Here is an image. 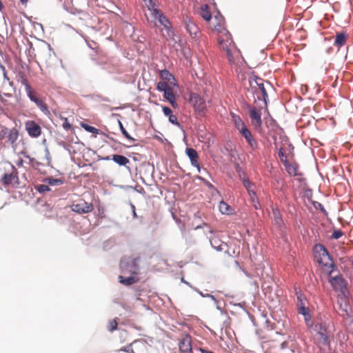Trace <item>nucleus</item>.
Listing matches in <instances>:
<instances>
[{
    "label": "nucleus",
    "mask_w": 353,
    "mask_h": 353,
    "mask_svg": "<svg viewBox=\"0 0 353 353\" xmlns=\"http://www.w3.org/2000/svg\"><path fill=\"white\" fill-rule=\"evenodd\" d=\"M314 330L319 336V343L323 345H329L332 335L328 332L326 326L322 323H317L314 325Z\"/></svg>",
    "instance_id": "39448f33"
},
{
    "label": "nucleus",
    "mask_w": 353,
    "mask_h": 353,
    "mask_svg": "<svg viewBox=\"0 0 353 353\" xmlns=\"http://www.w3.org/2000/svg\"><path fill=\"white\" fill-rule=\"evenodd\" d=\"M52 50L50 45H48L46 48L42 50V59L45 60L46 62H47L48 58L51 57Z\"/></svg>",
    "instance_id": "72a5a7b5"
},
{
    "label": "nucleus",
    "mask_w": 353,
    "mask_h": 353,
    "mask_svg": "<svg viewBox=\"0 0 353 353\" xmlns=\"http://www.w3.org/2000/svg\"><path fill=\"white\" fill-rule=\"evenodd\" d=\"M319 206H321V209H322V210H323V207H322L321 204H320V203H319Z\"/></svg>",
    "instance_id": "864d4df0"
},
{
    "label": "nucleus",
    "mask_w": 353,
    "mask_h": 353,
    "mask_svg": "<svg viewBox=\"0 0 353 353\" xmlns=\"http://www.w3.org/2000/svg\"><path fill=\"white\" fill-rule=\"evenodd\" d=\"M287 172L293 176H300L301 173L299 172V165L296 162L290 163L289 161L284 164Z\"/></svg>",
    "instance_id": "aec40b11"
},
{
    "label": "nucleus",
    "mask_w": 353,
    "mask_h": 353,
    "mask_svg": "<svg viewBox=\"0 0 353 353\" xmlns=\"http://www.w3.org/2000/svg\"><path fill=\"white\" fill-rule=\"evenodd\" d=\"M83 128L88 132H91V133H94V134H97L98 133V131L99 130L93 126H91V125H87V124H84L83 125Z\"/></svg>",
    "instance_id": "a19ab883"
},
{
    "label": "nucleus",
    "mask_w": 353,
    "mask_h": 353,
    "mask_svg": "<svg viewBox=\"0 0 353 353\" xmlns=\"http://www.w3.org/2000/svg\"><path fill=\"white\" fill-rule=\"evenodd\" d=\"M119 128H120V130L122 132V134H123V136L130 140V141H134L135 139H133L129 134L128 132L126 131V130L125 129V128L123 127L122 123L121 121H119Z\"/></svg>",
    "instance_id": "4c0bfd02"
},
{
    "label": "nucleus",
    "mask_w": 353,
    "mask_h": 353,
    "mask_svg": "<svg viewBox=\"0 0 353 353\" xmlns=\"http://www.w3.org/2000/svg\"><path fill=\"white\" fill-rule=\"evenodd\" d=\"M239 132L241 136H243L246 139L247 142L252 148H254L256 146V143L254 139L246 126L239 130Z\"/></svg>",
    "instance_id": "a211bd4d"
},
{
    "label": "nucleus",
    "mask_w": 353,
    "mask_h": 353,
    "mask_svg": "<svg viewBox=\"0 0 353 353\" xmlns=\"http://www.w3.org/2000/svg\"><path fill=\"white\" fill-rule=\"evenodd\" d=\"M162 110L163 114H165V116L168 117V120L171 123L176 126L180 125L179 123L178 122L177 117L173 114L172 110L170 108L167 106H162Z\"/></svg>",
    "instance_id": "4be33fe9"
},
{
    "label": "nucleus",
    "mask_w": 353,
    "mask_h": 353,
    "mask_svg": "<svg viewBox=\"0 0 353 353\" xmlns=\"http://www.w3.org/2000/svg\"><path fill=\"white\" fill-rule=\"evenodd\" d=\"M186 154L190 158L191 161V163L193 166L198 168V170H200L199 163V156L197 154V152L193 149V148H187L186 149Z\"/></svg>",
    "instance_id": "6ab92c4d"
},
{
    "label": "nucleus",
    "mask_w": 353,
    "mask_h": 353,
    "mask_svg": "<svg viewBox=\"0 0 353 353\" xmlns=\"http://www.w3.org/2000/svg\"><path fill=\"white\" fill-rule=\"evenodd\" d=\"M250 117L251 119L252 124L255 128H261L262 125L261 113V110L255 108H250Z\"/></svg>",
    "instance_id": "f8f14e48"
},
{
    "label": "nucleus",
    "mask_w": 353,
    "mask_h": 353,
    "mask_svg": "<svg viewBox=\"0 0 353 353\" xmlns=\"http://www.w3.org/2000/svg\"><path fill=\"white\" fill-rule=\"evenodd\" d=\"M272 214H273V220L274 222V224L278 226L279 228H281L283 225V221L282 219L281 214L280 213V211L277 208H273L272 209Z\"/></svg>",
    "instance_id": "b1692460"
},
{
    "label": "nucleus",
    "mask_w": 353,
    "mask_h": 353,
    "mask_svg": "<svg viewBox=\"0 0 353 353\" xmlns=\"http://www.w3.org/2000/svg\"><path fill=\"white\" fill-rule=\"evenodd\" d=\"M177 87L176 83H173L172 87H170L166 91L163 92L164 98L168 100L174 108H178V103L176 101V91L175 88Z\"/></svg>",
    "instance_id": "4468645a"
},
{
    "label": "nucleus",
    "mask_w": 353,
    "mask_h": 353,
    "mask_svg": "<svg viewBox=\"0 0 353 353\" xmlns=\"http://www.w3.org/2000/svg\"><path fill=\"white\" fill-rule=\"evenodd\" d=\"M29 0H20L23 5H26Z\"/></svg>",
    "instance_id": "8fccbe9b"
},
{
    "label": "nucleus",
    "mask_w": 353,
    "mask_h": 353,
    "mask_svg": "<svg viewBox=\"0 0 353 353\" xmlns=\"http://www.w3.org/2000/svg\"><path fill=\"white\" fill-rule=\"evenodd\" d=\"M249 81L252 94H256L259 100L263 98L265 104H266L268 96L264 87L263 79L259 77H250Z\"/></svg>",
    "instance_id": "20e7f679"
},
{
    "label": "nucleus",
    "mask_w": 353,
    "mask_h": 353,
    "mask_svg": "<svg viewBox=\"0 0 353 353\" xmlns=\"http://www.w3.org/2000/svg\"><path fill=\"white\" fill-rule=\"evenodd\" d=\"M72 210L78 214H87L92 212L94 209L93 204L88 203L83 199H80L73 203L70 206Z\"/></svg>",
    "instance_id": "423d86ee"
},
{
    "label": "nucleus",
    "mask_w": 353,
    "mask_h": 353,
    "mask_svg": "<svg viewBox=\"0 0 353 353\" xmlns=\"http://www.w3.org/2000/svg\"><path fill=\"white\" fill-rule=\"evenodd\" d=\"M201 352L202 353H214L212 351H210V350H205V349H203V348H201Z\"/></svg>",
    "instance_id": "09e8293b"
},
{
    "label": "nucleus",
    "mask_w": 353,
    "mask_h": 353,
    "mask_svg": "<svg viewBox=\"0 0 353 353\" xmlns=\"http://www.w3.org/2000/svg\"><path fill=\"white\" fill-rule=\"evenodd\" d=\"M190 103L193 105L195 111L199 113H203L206 110L205 101L197 94H190Z\"/></svg>",
    "instance_id": "6e6552de"
},
{
    "label": "nucleus",
    "mask_w": 353,
    "mask_h": 353,
    "mask_svg": "<svg viewBox=\"0 0 353 353\" xmlns=\"http://www.w3.org/2000/svg\"><path fill=\"white\" fill-rule=\"evenodd\" d=\"M139 256L130 257L124 256L120 261V268L123 274H131L138 275L139 272Z\"/></svg>",
    "instance_id": "f03ea898"
},
{
    "label": "nucleus",
    "mask_w": 353,
    "mask_h": 353,
    "mask_svg": "<svg viewBox=\"0 0 353 353\" xmlns=\"http://www.w3.org/2000/svg\"><path fill=\"white\" fill-rule=\"evenodd\" d=\"M27 95L30 99V101L34 102L43 114H45L46 115L50 114V112L48 109L47 104L44 102V101L42 99L37 96L36 92L34 90H32L31 92L28 93Z\"/></svg>",
    "instance_id": "1a4fd4ad"
},
{
    "label": "nucleus",
    "mask_w": 353,
    "mask_h": 353,
    "mask_svg": "<svg viewBox=\"0 0 353 353\" xmlns=\"http://www.w3.org/2000/svg\"><path fill=\"white\" fill-rule=\"evenodd\" d=\"M298 309V312L299 314H301L304 316V319H305V321L306 322V324L307 325H309V321H310L311 319V316L309 313V309L307 307L304 306V307H299V308H297Z\"/></svg>",
    "instance_id": "c756f323"
},
{
    "label": "nucleus",
    "mask_w": 353,
    "mask_h": 353,
    "mask_svg": "<svg viewBox=\"0 0 353 353\" xmlns=\"http://www.w3.org/2000/svg\"><path fill=\"white\" fill-rule=\"evenodd\" d=\"M19 137V132L17 129L12 128L10 130L8 134V141L12 144H14L16 141H17Z\"/></svg>",
    "instance_id": "c85d7f7f"
},
{
    "label": "nucleus",
    "mask_w": 353,
    "mask_h": 353,
    "mask_svg": "<svg viewBox=\"0 0 353 353\" xmlns=\"http://www.w3.org/2000/svg\"><path fill=\"white\" fill-rule=\"evenodd\" d=\"M243 184L248 193L254 190V185L249 179H244Z\"/></svg>",
    "instance_id": "c9c22d12"
},
{
    "label": "nucleus",
    "mask_w": 353,
    "mask_h": 353,
    "mask_svg": "<svg viewBox=\"0 0 353 353\" xmlns=\"http://www.w3.org/2000/svg\"><path fill=\"white\" fill-rule=\"evenodd\" d=\"M112 159L121 166H126L130 163V160L127 157L120 154H113Z\"/></svg>",
    "instance_id": "5701e85b"
},
{
    "label": "nucleus",
    "mask_w": 353,
    "mask_h": 353,
    "mask_svg": "<svg viewBox=\"0 0 353 353\" xmlns=\"http://www.w3.org/2000/svg\"><path fill=\"white\" fill-rule=\"evenodd\" d=\"M349 38V34L345 32H336L334 45L339 50L343 46Z\"/></svg>",
    "instance_id": "f3484780"
},
{
    "label": "nucleus",
    "mask_w": 353,
    "mask_h": 353,
    "mask_svg": "<svg viewBox=\"0 0 353 353\" xmlns=\"http://www.w3.org/2000/svg\"><path fill=\"white\" fill-rule=\"evenodd\" d=\"M45 182H46L50 185H59L63 183L61 179H53L52 177L46 179Z\"/></svg>",
    "instance_id": "f704fd0d"
},
{
    "label": "nucleus",
    "mask_w": 353,
    "mask_h": 353,
    "mask_svg": "<svg viewBox=\"0 0 353 353\" xmlns=\"http://www.w3.org/2000/svg\"><path fill=\"white\" fill-rule=\"evenodd\" d=\"M18 176L17 169L12 166V172L10 174H5L2 176L1 181L5 185H8L14 183H18Z\"/></svg>",
    "instance_id": "2eb2a0df"
},
{
    "label": "nucleus",
    "mask_w": 353,
    "mask_h": 353,
    "mask_svg": "<svg viewBox=\"0 0 353 353\" xmlns=\"http://www.w3.org/2000/svg\"><path fill=\"white\" fill-rule=\"evenodd\" d=\"M144 2V6L148 8L150 11V14L152 18H154L156 21L155 25L163 26L165 28H168L170 24L168 20L166 19L165 16H163V13L161 10L157 9L155 8V0H143Z\"/></svg>",
    "instance_id": "7ed1b4c3"
},
{
    "label": "nucleus",
    "mask_w": 353,
    "mask_h": 353,
    "mask_svg": "<svg viewBox=\"0 0 353 353\" xmlns=\"http://www.w3.org/2000/svg\"><path fill=\"white\" fill-rule=\"evenodd\" d=\"M19 81L23 85H24L25 87V90L26 92V94L29 93L30 92H31L32 90L31 85L29 84L28 83V81L26 78V77L23 74H21L20 75V78L19 79Z\"/></svg>",
    "instance_id": "7c9ffc66"
},
{
    "label": "nucleus",
    "mask_w": 353,
    "mask_h": 353,
    "mask_svg": "<svg viewBox=\"0 0 353 353\" xmlns=\"http://www.w3.org/2000/svg\"><path fill=\"white\" fill-rule=\"evenodd\" d=\"M219 208L220 212L222 214H232V209L228 203H225L224 201L220 202Z\"/></svg>",
    "instance_id": "2f4dec72"
},
{
    "label": "nucleus",
    "mask_w": 353,
    "mask_h": 353,
    "mask_svg": "<svg viewBox=\"0 0 353 353\" xmlns=\"http://www.w3.org/2000/svg\"><path fill=\"white\" fill-rule=\"evenodd\" d=\"M37 190L39 192H45L50 191V188H49V186L48 185H40L38 187Z\"/></svg>",
    "instance_id": "37998d69"
},
{
    "label": "nucleus",
    "mask_w": 353,
    "mask_h": 353,
    "mask_svg": "<svg viewBox=\"0 0 353 353\" xmlns=\"http://www.w3.org/2000/svg\"><path fill=\"white\" fill-rule=\"evenodd\" d=\"M136 341H134L133 343H131L128 344V345L121 347V349L117 350V352H125L126 353H135L133 348H132V344L135 343Z\"/></svg>",
    "instance_id": "58836bf2"
},
{
    "label": "nucleus",
    "mask_w": 353,
    "mask_h": 353,
    "mask_svg": "<svg viewBox=\"0 0 353 353\" xmlns=\"http://www.w3.org/2000/svg\"><path fill=\"white\" fill-rule=\"evenodd\" d=\"M200 14L203 19L208 22L213 18L212 17L210 8L208 5H203L201 6Z\"/></svg>",
    "instance_id": "393cba45"
},
{
    "label": "nucleus",
    "mask_w": 353,
    "mask_h": 353,
    "mask_svg": "<svg viewBox=\"0 0 353 353\" xmlns=\"http://www.w3.org/2000/svg\"><path fill=\"white\" fill-rule=\"evenodd\" d=\"M248 194L252 202H255L256 200H257V196L254 190L249 192Z\"/></svg>",
    "instance_id": "49530a36"
},
{
    "label": "nucleus",
    "mask_w": 353,
    "mask_h": 353,
    "mask_svg": "<svg viewBox=\"0 0 353 353\" xmlns=\"http://www.w3.org/2000/svg\"><path fill=\"white\" fill-rule=\"evenodd\" d=\"M23 165V160H21L18 163H17V165L18 166H20V165Z\"/></svg>",
    "instance_id": "603ef678"
},
{
    "label": "nucleus",
    "mask_w": 353,
    "mask_h": 353,
    "mask_svg": "<svg viewBox=\"0 0 353 353\" xmlns=\"http://www.w3.org/2000/svg\"><path fill=\"white\" fill-rule=\"evenodd\" d=\"M252 203L253 207H254L255 209H259V208H261V205H260V203H259V202L258 199H257V200H256V201H255V202H252Z\"/></svg>",
    "instance_id": "de8ad7c7"
},
{
    "label": "nucleus",
    "mask_w": 353,
    "mask_h": 353,
    "mask_svg": "<svg viewBox=\"0 0 353 353\" xmlns=\"http://www.w3.org/2000/svg\"><path fill=\"white\" fill-rule=\"evenodd\" d=\"M210 243L212 246L218 251H221L224 249V247H226L227 245L223 242L221 241L217 238H213L210 240Z\"/></svg>",
    "instance_id": "cd10ccee"
},
{
    "label": "nucleus",
    "mask_w": 353,
    "mask_h": 353,
    "mask_svg": "<svg viewBox=\"0 0 353 353\" xmlns=\"http://www.w3.org/2000/svg\"><path fill=\"white\" fill-rule=\"evenodd\" d=\"M343 235V233L341 230H335L332 235V237L335 239H338L341 238Z\"/></svg>",
    "instance_id": "c03bdc74"
},
{
    "label": "nucleus",
    "mask_w": 353,
    "mask_h": 353,
    "mask_svg": "<svg viewBox=\"0 0 353 353\" xmlns=\"http://www.w3.org/2000/svg\"><path fill=\"white\" fill-rule=\"evenodd\" d=\"M184 23L185 25V29L190 34V35L193 37L196 38L198 37L200 34V30L199 27L195 24L194 21L191 20L190 18L188 17H186L184 19Z\"/></svg>",
    "instance_id": "ddd939ff"
},
{
    "label": "nucleus",
    "mask_w": 353,
    "mask_h": 353,
    "mask_svg": "<svg viewBox=\"0 0 353 353\" xmlns=\"http://www.w3.org/2000/svg\"><path fill=\"white\" fill-rule=\"evenodd\" d=\"M173 85V83H170L169 82H167V81H159L158 83H157V89L159 90V91H161V92H165L170 87H172V85Z\"/></svg>",
    "instance_id": "473e14b6"
},
{
    "label": "nucleus",
    "mask_w": 353,
    "mask_h": 353,
    "mask_svg": "<svg viewBox=\"0 0 353 353\" xmlns=\"http://www.w3.org/2000/svg\"><path fill=\"white\" fill-rule=\"evenodd\" d=\"M63 123L62 124V126L63 128L66 130H68L71 128L72 125L71 124L69 123L68 120L67 118H63Z\"/></svg>",
    "instance_id": "a18cd8bd"
},
{
    "label": "nucleus",
    "mask_w": 353,
    "mask_h": 353,
    "mask_svg": "<svg viewBox=\"0 0 353 353\" xmlns=\"http://www.w3.org/2000/svg\"><path fill=\"white\" fill-rule=\"evenodd\" d=\"M137 276V275H132L128 277H124L122 275H119L118 279L120 283L125 286H129L139 281V279Z\"/></svg>",
    "instance_id": "412c9836"
},
{
    "label": "nucleus",
    "mask_w": 353,
    "mask_h": 353,
    "mask_svg": "<svg viewBox=\"0 0 353 353\" xmlns=\"http://www.w3.org/2000/svg\"><path fill=\"white\" fill-rule=\"evenodd\" d=\"M329 282L336 291H339L343 295L345 294L346 283L341 276H330Z\"/></svg>",
    "instance_id": "9d476101"
},
{
    "label": "nucleus",
    "mask_w": 353,
    "mask_h": 353,
    "mask_svg": "<svg viewBox=\"0 0 353 353\" xmlns=\"http://www.w3.org/2000/svg\"><path fill=\"white\" fill-rule=\"evenodd\" d=\"M306 305V300L303 298L301 294L297 295V308Z\"/></svg>",
    "instance_id": "ea45409f"
},
{
    "label": "nucleus",
    "mask_w": 353,
    "mask_h": 353,
    "mask_svg": "<svg viewBox=\"0 0 353 353\" xmlns=\"http://www.w3.org/2000/svg\"><path fill=\"white\" fill-rule=\"evenodd\" d=\"M179 350L183 353L192 352V339L189 335H186L180 341Z\"/></svg>",
    "instance_id": "dca6fc26"
},
{
    "label": "nucleus",
    "mask_w": 353,
    "mask_h": 353,
    "mask_svg": "<svg viewBox=\"0 0 353 353\" xmlns=\"http://www.w3.org/2000/svg\"><path fill=\"white\" fill-rule=\"evenodd\" d=\"M117 325H118V323L115 319L111 321L110 322L109 326H108L109 331L113 332L114 330H117Z\"/></svg>",
    "instance_id": "79ce46f5"
},
{
    "label": "nucleus",
    "mask_w": 353,
    "mask_h": 353,
    "mask_svg": "<svg viewBox=\"0 0 353 353\" xmlns=\"http://www.w3.org/2000/svg\"><path fill=\"white\" fill-rule=\"evenodd\" d=\"M209 25L210 28L218 32L217 40L219 48L225 53L228 61L231 63H235L240 55V52L232 41L231 34L225 28L223 17L219 13L214 15L209 21Z\"/></svg>",
    "instance_id": "f257e3e1"
},
{
    "label": "nucleus",
    "mask_w": 353,
    "mask_h": 353,
    "mask_svg": "<svg viewBox=\"0 0 353 353\" xmlns=\"http://www.w3.org/2000/svg\"><path fill=\"white\" fill-rule=\"evenodd\" d=\"M231 116L232 120L234 122L235 127L239 131L245 127V123H243V121L239 115L232 113Z\"/></svg>",
    "instance_id": "a878e982"
},
{
    "label": "nucleus",
    "mask_w": 353,
    "mask_h": 353,
    "mask_svg": "<svg viewBox=\"0 0 353 353\" xmlns=\"http://www.w3.org/2000/svg\"><path fill=\"white\" fill-rule=\"evenodd\" d=\"M160 77L163 80H164L163 81H167L170 83H176L174 82L175 79H174V76L168 70H162L161 72Z\"/></svg>",
    "instance_id": "bb28decb"
},
{
    "label": "nucleus",
    "mask_w": 353,
    "mask_h": 353,
    "mask_svg": "<svg viewBox=\"0 0 353 353\" xmlns=\"http://www.w3.org/2000/svg\"><path fill=\"white\" fill-rule=\"evenodd\" d=\"M279 157L283 165L288 161L285 152L283 148H280L278 152Z\"/></svg>",
    "instance_id": "e433bc0d"
},
{
    "label": "nucleus",
    "mask_w": 353,
    "mask_h": 353,
    "mask_svg": "<svg viewBox=\"0 0 353 353\" xmlns=\"http://www.w3.org/2000/svg\"><path fill=\"white\" fill-rule=\"evenodd\" d=\"M132 208H133V215H134V216H137V214L135 212V208H134V206H132Z\"/></svg>",
    "instance_id": "3c124183"
},
{
    "label": "nucleus",
    "mask_w": 353,
    "mask_h": 353,
    "mask_svg": "<svg viewBox=\"0 0 353 353\" xmlns=\"http://www.w3.org/2000/svg\"><path fill=\"white\" fill-rule=\"evenodd\" d=\"M315 257L317 261L323 265H327L330 261L327 250L321 245L315 246Z\"/></svg>",
    "instance_id": "0eeeda50"
},
{
    "label": "nucleus",
    "mask_w": 353,
    "mask_h": 353,
    "mask_svg": "<svg viewBox=\"0 0 353 353\" xmlns=\"http://www.w3.org/2000/svg\"><path fill=\"white\" fill-rule=\"evenodd\" d=\"M25 128L31 137L36 138L41 134V128L34 121H27L25 123Z\"/></svg>",
    "instance_id": "9b49d317"
}]
</instances>
